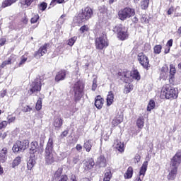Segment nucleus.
Here are the masks:
<instances>
[{"mask_svg":"<svg viewBox=\"0 0 181 181\" xmlns=\"http://www.w3.org/2000/svg\"><path fill=\"white\" fill-rule=\"evenodd\" d=\"M29 148V141H17L13 146V152H23L25 149Z\"/></svg>","mask_w":181,"mask_h":181,"instance_id":"6e6552de","label":"nucleus"},{"mask_svg":"<svg viewBox=\"0 0 181 181\" xmlns=\"http://www.w3.org/2000/svg\"><path fill=\"white\" fill-rule=\"evenodd\" d=\"M80 181H91L90 180V179L85 177V178H82Z\"/></svg>","mask_w":181,"mask_h":181,"instance_id":"774afa93","label":"nucleus"},{"mask_svg":"<svg viewBox=\"0 0 181 181\" xmlns=\"http://www.w3.org/2000/svg\"><path fill=\"white\" fill-rule=\"evenodd\" d=\"M148 170V161H144L139 172V176H137L134 181H142L146 170Z\"/></svg>","mask_w":181,"mask_h":181,"instance_id":"ddd939ff","label":"nucleus"},{"mask_svg":"<svg viewBox=\"0 0 181 181\" xmlns=\"http://www.w3.org/2000/svg\"><path fill=\"white\" fill-rule=\"evenodd\" d=\"M132 16H135V9L129 7L121 9L118 12V17L120 21H127V19H129Z\"/></svg>","mask_w":181,"mask_h":181,"instance_id":"39448f33","label":"nucleus"},{"mask_svg":"<svg viewBox=\"0 0 181 181\" xmlns=\"http://www.w3.org/2000/svg\"><path fill=\"white\" fill-rule=\"evenodd\" d=\"M6 125H8V122H0V129H2L3 128H6Z\"/></svg>","mask_w":181,"mask_h":181,"instance_id":"8fccbe9b","label":"nucleus"},{"mask_svg":"<svg viewBox=\"0 0 181 181\" xmlns=\"http://www.w3.org/2000/svg\"><path fill=\"white\" fill-rule=\"evenodd\" d=\"M83 148L86 149V152H90L91 151V148H93V141H86L83 144Z\"/></svg>","mask_w":181,"mask_h":181,"instance_id":"c85d7f7f","label":"nucleus"},{"mask_svg":"<svg viewBox=\"0 0 181 181\" xmlns=\"http://www.w3.org/2000/svg\"><path fill=\"white\" fill-rule=\"evenodd\" d=\"M114 146L119 151V152L122 153L124 151V144L121 143L118 139L115 141Z\"/></svg>","mask_w":181,"mask_h":181,"instance_id":"393cba45","label":"nucleus"},{"mask_svg":"<svg viewBox=\"0 0 181 181\" xmlns=\"http://www.w3.org/2000/svg\"><path fill=\"white\" fill-rule=\"evenodd\" d=\"M134 159H135L136 162L138 163V162H139V160H141V156H139V154H136Z\"/></svg>","mask_w":181,"mask_h":181,"instance_id":"052dcab7","label":"nucleus"},{"mask_svg":"<svg viewBox=\"0 0 181 181\" xmlns=\"http://www.w3.org/2000/svg\"><path fill=\"white\" fill-rule=\"evenodd\" d=\"M149 6V0H141V9H148Z\"/></svg>","mask_w":181,"mask_h":181,"instance_id":"72a5a7b5","label":"nucleus"},{"mask_svg":"<svg viewBox=\"0 0 181 181\" xmlns=\"http://www.w3.org/2000/svg\"><path fill=\"white\" fill-rule=\"evenodd\" d=\"M122 122V119H114L112 122L113 125H118V124H121Z\"/></svg>","mask_w":181,"mask_h":181,"instance_id":"de8ad7c7","label":"nucleus"},{"mask_svg":"<svg viewBox=\"0 0 181 181\" xmlns=\"http://www.w3.org/2000/svg\"><path fill=\"white\" fill-rule=\"evenodd\" d=\"M181 163V152H177L176 154L173 157L170 166L174 168H179V165Z\"/></svg>","mask_w":181,"mask_h":181,"instance_id":"f8f14e48","label":"nucleus"},{"mask_svg":"<svg viewBox=\"0 0 181 181\" xmlns=\"http://www.w3.org/2000/svg\"><path fill=\"white\" fill-rule=\"evenodd\" d=\"M15 119H16V117H11L10 118H8V124H11V122H15Z\"/></svg>","mask_w":181,"mask_h":181,"instance_id":"4d7b16f0","label":"nucleus"},{"mask_svg":"<svg viewBox=\"0 0 181 181\" xmlns=\"http://www.w3.org/2000/svg\"><path fill=\"white\" fill-rule=\"evenodd\" d=\"M170 171L168 175V180H175L176 179V175H177V167H172L170 165Z\"/></svg>","mask_w":181,"mask_h":181,"instance_id":"a211bd4d","label":"nucleus"},{"mask_svg":"<svg viewBox=\"0 0 181 181\" xmlns=\"http://www.w3.org/2000/svg\"><path fill=\"white\" fill-rule=\"evenodd\" d=\"M111 177H112V174L111 173V168H107L105 170V177L103 178L104 181H110L111 180Z\"/></svg>","mask_w":181,"mask_h":181,"instance_id":"a878e982","label":"nucleus"},{"mask_svg":"<svg viewBox=\"0 0 181 181\" xmlns=\"http://www.w3.org/2000/svg\"><path fill=\"white\" fill-rule=\"evenodd\" d=\"M53 139L49 138L45 150V161L47 165H52L56 160V153L53 151Z\"/></svg>","mask_w":181,"mask_h":181,"instance_id":"f257e3e1","label":"nucleus"},{"mask_svg":"<svg viewBox=\"0 0 181 181\" xmlns=\"http://www.w3.org/2000/svg\"><path fill=\"white\" fill-rule=\"evenodd\" d=\"M46 8H47V4L45 2H42L39 6V9L40 11H42V12H43V11H46Z\"/></svg>","mask_w":181,"mask_h":181,"instance_id":"37998d69","label":"nucleus"},{"mask_svg":"<svg viewBox=\"0 0 181 181\" xmlns=\"http://www.w3.org/2000/svg\"><path fill=\"white\" fill-rule=\"evenodd\" d=\"M16 2V0H4L2 2L1 8H6L8 6H11L13 4H15Z\"/></svg>","mask_w":181,"mask_h":181,"instance_id":"2f4dec72","label":"nucleus"},{"mask_svg":"<svg viewBox=\"0 0 181 181\" xmlns=\"http://www.w3.org/2000/svg\"><path fill=\"white\" fill-rule=\"evenodd\" d=\"M104 105V99L101 98L100 95H98L95 98V106L98 110H101L103 106Z\"/></svg>","mask_w":181,"mask_h":181,"instance_id":"6ab92c4d","label":"nucleus"},{"mask_svg":"<svg viewBox=\"0 0 181 181\" xmlns=\"http://www.w3.org/2000/svg\"><path fill=\"white\" fill-rule=\"evenodd\" d=\"M12 59H13L12 57H10L8 60L4 61L1 65V67L4 68L5 66H7V64H11L12 63Z\"/></svg>","mask_w":181,"mask_h":181,"instance_id":"a19ab883","label":"nucleus"},{"mask_svg":"<svg viewBox=\"0 0 181 181\" xmlns=\"http://www.w3.org/2000/svg\"><path fill=\"white\" fill-rule=\"evenodd\" d=\"M53 125L55 128H62L63 125V119L60 117H55L53 122Z\"/></svg>","mask_w":181,"mask_h":181,"instance_id":"4be33fe9","label":"nucleus"},{"mask_svg":"<svg viewBox=\"0 0 181 181\" xmlns=\"http://www.w3.org/2000/svg\"><path fill=\"white\" fill-rule=\"evenodd\" d=\"M153 52L155 54H160V52H162V45H156L153 47Z\"/></svg>","mask_w":181,"mask_h":181,"instance_id":"c9c22d12","label":"nucleus"},{"mask_svg":"<svg viewBox=\"0 0 181 181\" xmlns=\"http://www.w3.org/2000/svg\"><path fill=\"white\" fill-rule=\"evenodd\" d=\"M39 20V15H35L33 17L31 18V23H36L37 21Z\"/></svg>","mask_w":181,"mask_h":181,"instance_id":"09e8293b","label":"nucleus"},{"mask_svg":"<svg viewBox=\"0 0 181 181\" xmlns=\"http://www.w3.org/2000/svg\"><path fill=\"white\" fill-rule=\"evenodd\" d=\"M173 45V40L170 39V40L168 41L166 46H168V47H172V46Z\"/></svg>","mask_w":181,"mask_h":181,"instance_id":"5fc2aeb1","label":"nucleus"},{"mask_svg":"<svg viewBox=\"0 0 181 181\" xmlns=\"http://www.w3.org/2000/svg\"><path fill=\"white\" fill-rule=\"evenodd\" d=\"M134 175V168L129 167L124 175V179H131Z\"/></svg>","mask_w":181,"mask_h":181,"instance_id":"cd10ccee","label":"nucleus"},{"mask_svg":"<svg viewBox=\"0 0 181 181\" xmlns=\"http://www.w3.org/2000/svg\"><path fill=\"white\" fill-rule=\"evenodd\" d=\"M69 0H52V4H54V2H57V4H63V2H67Z\"/></svg>","mask_w":181,"mask_h":181,"instance_id":"864d4df0","label":"nucleus"},{"mask_svg":"<svg viewBox=\"0 0 181 181\" xmlns=\"http://www.w3.org/2000/svg\"><path fill=\"white\" fill-rule=\"evenodd\" d=\"M137 59L144 69L149 70V67H151V65L149 64V59H148L145 54L142 52L139 53L137 56Z\"/></svg>","mask_w":181,"mask_h":181,"instance_id":"9b49d317","label":"nucleus"},{"mask_svg":"<svg viewBox=\"0 0 181 181\" xmlns=\"http://www.w3.org/2000/svg\"><path fill=\"white\" fill-rule=\"evenodd\" d=\"M95 48L98 50H103L105 47H108V38H107V34L103 33L99 37H97L95 40Z\"/></svg>","mask_w":181,"mask_h":181,"instance_id":"20e7f679","label":"nucleus"},{"mask_svg":"<svg viewBox=\"0 0 181 181\" xmlns=\"http://www.w3.org/2000/svg\"><path fill=\"white\" fill-rule=\"evenodd\" d=\"M100 13H107V7L105 6H101L99 7Z\"/></svg>","mask_w":181,"mask_h":181,"instance_id":"a18cd8bd","label":"nucleus"},{"mask_svg":"<svg viewBox=\"0 0 181 181\" xmlns=\"http://www.w3.org/2000/svg\"><path fill=\"white\" fill-rule=\"evenodd\" d=\"M115 30L117 32V37L120 40L128 39V28L122 25H119L115 28Z\"/></svg>","mask_w":181,"mask_h":181,"instance_id":"1a4fd4ad","label":"nucleus"},{"mask_svg":"<svg viewBox=\"0 0 181 181\" xmlns=\"http://www.w3.org/2000/svg\"><path fill=\"white\" fill-rule=\"evenodd\" d=\"M76 151H78V152H81L83 146L81 144H77L76 146Z\"/></svg>","mask_w":181,"mask_h":181,"instance_id":"13d9d810","label":"nucleus"},{"mask_svg":"<svg viewBox=\"0 0 181 181\" xmlns=\"http://www.w3.org/2000/svg\"><path fill=\"white\" fill-rule=\"evenodd\" d=\"M39 151V144L37 141H34L30 143V155H37Z\"/></svg>","mask_w":181,"mask_h":181,"instance_id":"dca6fc26","label":"nucleus"},{"mask_svg":"<svg viewBox=\"0 0 181 181\" xmlns=\"http://www.w3.org/2000/svg\"><path fill=\"white\" fill-rule=\"evenodd\" d=\"M6 43V38H1L0 40V47L4 46Z\"/></svg>","mask_w":181,"mask_h":181,"instance_id":"6e6d98bb","label":"nucleus"},{"mask_svg":"<svg viewBox=\"0 0 181 181\" xmlns=\"http://www.w3.org/2000/svg\"><path fill=\"white\" fill-rule=\"evenodd\" d=\"M118 74L122 76V78L125 83H129L131 81V77L132 76L130 71L124 69L123 71L119 72Z\"/></svg>","mask_w":181,"mask_h":181,"instance_id":"4468645a","label":"nucleus"},{"mask_svg":"<svg viewBox=\"0 0 181 181\" xmlns=\"http://www.w3.org/2000/svg\"><path fill=\"white\" fill-rule=\"evenodd\" d=\"M42 90V77L38 76L37 78L32 83L31 88L28 90V94L32 95L35 93H39Z\"/></svg>","mask_w":181,"mask_h":181,"instance_id":"0eeeda50","label":"nucleus"},{"mask_svg":"<svg viewBox=\"0 0 181 181\" xmlns=\"http://www.w3.org/2000/svg\"><path fill=\"white\" fill-rule=\"evenodd\" d=\"M21 157H17L16 158L12 163V168H15L16 166H18L19 165V163H21Z\"/></svg>","mask_w":181,"mask_h":181,"instance_id":"58836bf2","label":"nucleus"},{"mask_svg":"<svg viewBox=\"0 0 181 181\" xmlns=\"http://www.w3.org/2000/svg\"><path fill=\"white\" fill-rule=\"evenodd\" d=\"M84 91V83L81 81H77L74 85V93L75 101H80L81 97H83V93Z\"/></svg>","mask_w":181,"mask_h":181,"instance_id":"423d86ee","label":"nucleus"},{"mask_svg":"<svg viewBox=\"0 0 181 181\" xmlns=\"http://www.w3.org/2000/svg\"><path fill=\"white\" fill-rule=\"evenodd\" d=\"M79 30H80L81 33H85V32H88L89 28H88V26H87V25H83L82 27H81Z\"/></svg>","mask_w":181,"mask_h":181,"instance_id":"c03bdc74","label":"nucleus"},{"mask_svg":"<svg viewBox=\"0 0 181 181\" xmlns=\"http://www.w3.org/2000/svg\"><path fill=\"white\" fill-rule=\"evenodd\" d=\"M114 103V93H112L111 91L109 92V94L107 95V105L110 107Z\"/></svg>","mask_w":181,"mask_h":181,"instance_id":"7c9ffc66","label":"nucleus"},{"mask_svg":"<svg viewBox=\"0 0 181 181\" xmlns=\"http://www.w3.org/2000/svg\"><path fill=\"white\" fill-rule=\"evenodd\" d=\"M97 165H98L100 168H105V166H107V160L104 156H100L98 158Z\"/></svg>","mask_w":181,"mask_h":181,"instance_id":"5701e85b","label":"nucleus"},{"mask_svg":"<svg viewBox=\"0 0 181 181\" xmlns=\"http://www.w3.org/2000/svg\"><path fill=\"white\" fill-rule=\"evenodd\" d=\"M30 111H32V107H29V106H25L23 108V112H30Z\"/></svg>","mask_w":181,"mask_h":181,"instance_id":"603ef678","label":"nucleus"},{"mask_svg":"<svg viewBox=\"0 0 181 181\" xmlns=\"http://www.w3.org/2000/svg\"><path fill=\"white\" fill-rule=\"evenodd\" d=\"M78 158H73V163H74L76 165V163H78Z\"/></svg>","mask_w":181,"mask_h":181,"instance_id":"338daca9","label":"nucleus"},{"mask_svg":"<svg viewBox=\"0 0 181 181\" xmlns=\"http://www.w3.org/2000/svg\"><path fill=\"white\" fill-rule=\"evenodd\" d=\"M27 60H28V58L25 57V56H22L21 61L19 63V66H22V64H25Z\"/></svg>","mask_w":181,"mask_h":181,"instance_id":"3c124183","label":"nucleus"},{"mask_svg":"<svg viewBox=\"0 0 181 181\" xmlns=\"http://www.w3.org/2000/svg\"><path fill=\"white\" fill-rule=\"evenodd\" d=\"M47 46H49V45L45 44L44 46L40 47L38 51L35 53V57H37V59H40L42 56L46 54V53H47Z\"/></svg>","mask_w":181,"mask_h":181,"instance_id":"2eb2a0df","label":"nucleus"},{"mask_svg":"<svg viewBox=\"0 0 181 181\" xmlns=\"http://www.w3.org/2000/svg\"><path fill=\"white\" fill-rule=\"evenodd\" d=\"M66 77V71H59L55 77V80L57 81H60L61 80H64Z\"/></svg>","mask_w":181,"mask_h":181,"instance_id":"bb28decb","label":"nucleus"},{"mask_svg":"<svg viewBox=\"0 0 181 181\" xmlns=\"http://www.w3.org/2000/svg\"><path fill=\"white\" fill-rule=\"evenodd\" d=\"M155 108V101L153 100H151L147 106V111H152Z\"/></svg>","mask_w":181,"mask_h":181,"instance_id":"4c0bfd02","label":"nucleus"},{"mask_svg":"<svg viewBox=\"0 0 181 181\" xmlns=\"http://www.w3.org/2000/svg\"><path fill=\"white\" fill-rule=\"evenodd\" d=\"M161 95H164L167 100L176 98L177 97V88H175L170 85H165L163 87Z\"/></svg>","mask_w":181,"mask_h":181,"instance_id":"7ed1b4c3","label":"nucleus"},{"mask_svg":"<svg viewBox=\"0 0 181 181\" xmlns=\"http://www.w3.org/2000/svg\"><path fill=\"white\" fill-rule=\"evenodd\" d=\"M8 153V149L6 148H2L0 151V162L4 163L6 161V155Z\"/></svg>","mask_w":181,"mask_h":181,"instance_id":"b1692460","label":"nucleus"},{"mask_svg":"<svg viewBox=\"0 0 181 181\" xmlns=\"http://www.w3.org/2000/svg\"><path fill=\"white\" fill-rule=\"evenodd\" d=\"M133 90L134 86L129 83L125 86L124 93V94H128L129 93H131V91H132Z\"/></svg>","mask_w":181,"mask_h":181,"instance_id":"f704fd0d","label":"nucleus"},{"mask_svg":"<svg viewBox=\"0 0 181 181\" xmlns=\"http://www.w3.org/2000/svg\"><path fill=\"white\" fill-rule=\"evenodd\" d=\"M68 134H69V130H65V131H64V132L62 133L61 136H67Z\"/></svg>","mask_w":181,"mask_h":181,"instance_id":"680f3d73","label":"nucleus"},{"mask_svg":"<svg viewBox=\"0 0 181 181\" xmlns=\"http://www.w3.org/2000/svg\"><path fill=\"white\" fill-rule=\"evenodd\" d=\"M174 11H175V10H174L173 7H170V8L168 10V11H167L168 15H172V13H173Z\"/></svg>","mask_w":181,"mask_h":181,"instance_id":"bf43d9fd","label":"nucleus"},{"mask_svg":"<svg viewBox=\"0 0 181 181\" xmlns=\"http://www.w3.org/2000/svg\"><path fill=\"white\" fill-rule=\"evenodd\" d=\"M170 52V47H167L165 49V51H164L165 54H168V53H169Z\"/></svg>","mask_w":181,"mask_h":181,"instance_id":"0e129e2a","label":"nucleus"},{"mask_svg":"<svg viewBox=\"0 0 181 181\" xmlns=\"http://www.w3.org/2000/svg\"><path fill=\"white\" fill-rule=\"evenodd\" d=\"M5 95H6V90H3V91L1 93V98H4V97H5Z\"/></svg>","mask_w":181,"mask_h":181,"instance_id":"e2e57ef3","label":"nucleus"},{"mask_svg":"<svg viewBox=\"0 0 181 181\" xmlns=\"http://www.w3.org/2000/svg\"><path fill=\"white\" fill-rule=\"evenodd\" d=\"M35 109L37 111H40L42 110V98H38L35 105Z\"/></svg>","mask_w":181,"mask_h":181,"instance_id":"e433bc0d","label":"nucleus"},{"mask_svg":"<svg viewBox=\"0 0 181 181\" xmlns=\"http://www.w3.org/2000/svg\"><path fill=\"white\" fill-rule=\"evenodd\" d=\"M69 180V177L66 175H63V168H59L54 173L52 177V181H67Z\"/></svg>","mask_w":181,"mask_h":181,"instance_id":"9d476101","label":"nucleus"},{"mask_svg":"<svg viewBox=\"0 0 181 181\" xmlns=\"http://www.w3.org/2000/svg\"><path fill=\"white\" fill-rule=\"evenodd\" d=\"M35 165H36V155L30 154V158L27 163V168L29 170H32Z\"/></svg>","mask_w":181,"mask_h":181,"instance_id":"f3484780","label":"nucleus"},{"mask_svg":"<svg viewBox=\"0 0 181 181\" xmlns=\"http://www.w3.org/2000/svg\"><path fill=\"white\" fill-rule=\"evenodd\" d=\"M97 90V78H95L93 81L92 90L95 91Z\"/></svg>","mask_w":181,"mask_h":181,"instance_id":"49530a36","label":"nucleus"},{"mask_svg":"<svg viewBox=\"0 0 181 181\" xmlns=\"http://www.w3.org/2000/svg\"><path fill=\"white\" fill-rule=\"evenodd\" d=\"M76 40H77V37H73L70 38L68 41V45L73 46L74 43H76Z\"/></svg>","mask_w":181,"mask_h":181,"instance_id":"79ce46f5","label":"nucleus"},{"mask_svg":"<svg viewBox=\"0 0 181 181\" xmlns=\"http://www.w3.org/2000/svg\"><path fill=\"white\" fill-rule=\"evenodd\" d=\"M131 73L132 78H134V80H141V75L139 74L138 70H134Z\"/></svg>","mask_w":181,"mask_h":181,"instance_id":"473e14b6","label":"nucleus"},{"mask_svg":"<svg viewBox=\"0 0 181 181\" xmlns=\"http://www.w3.org/2000/svg\"><path fill=\"white\" fill-rule=\"evenodd\" d=\"M94 165H95V163H94V160H93V158H90L88 161H86L84 163L83 168L86 170H90V169H93V168H94Z\"/></svg>","mask_w":181,"mask_h":181,"instance_id":"412c9836","label":"nucleus"},{"mask_svg":"<svg viewBox=\"0 0 181 181\" xmlns=\"http://www.w3.org/2000/svg\"><path fill=\"white\" fill-rule=\"evenodd\" d=\"M35 0H23L22 1L20 2V4L23 6H30V5H32V3Z\"/></svg>","mask_w":181,"mask_h":181,"instance_id":"ea45409f","label":"nucleus"},{"mask_svg":"<svg viewBox=\"0 0 181 181\" xmlns=\"http://www.w3.org/2000/svg\"><path fill=\"white\" fill-rule=\"evenodd\" d=\"M92 16L93 9L90 7H86L81 10V12L78 13V16L74 18V21L76 23H83V22H87Z\"/></svg>","mask_w":181,"mask_h":181,"instance_id":"f03ea898","label":"nucleus"},{"mask_svg":"<svg viewBox=\"0 0 181 181\" xmlns=\"http://www.w3.org/2000/svg\"><path fill=\"white\" fill-rule=\"evenodd\" d=\"M175 74H176V68L173 64H170V83H172L175 80Z\"/></svg>","mask_w":181,"mask_h":181,"instance_id":"aec40b11","label":"nucleus"},{"mask_svg":"<svg viewBox=\"0 0 181 181\" xmlns=\"http://www.w3.org/2000/svg\"><path fill=\"white\" fill-rule=\"evenodd\" d=\"M144 124H145V119H144V117H140L137 119L136 125L138 128H139L140 129H142L144 128Z\"/></svg>","mask_w":181,"mask_h":181,"instance_id":"c756f323","label":"nucleus"},{"mask_svg":"<svg viewBox=\"0 0 181 181\" xmlns=\"http://www.w3.org/2000/svg\"><path fill=\"white\" fill-rule=\"evenodd\" d=\"M22 22H23V23H24V25H26L28 23V19L26 18V17H24L22 19Z\"/></svg>","mask_w":181,"mask_h":181,"instance_id":"69168bd1","label":"nucleus"}]
</instances>
